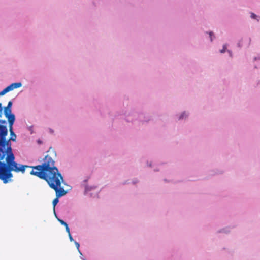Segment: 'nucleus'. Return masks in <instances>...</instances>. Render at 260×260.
<instances>
[{
    "mask_svg": "<svg viewBox=\"0 0 260 260\" xmlns=\"http://www.w3.org/2000/svg\"><path fill=\"white\" fill-rule=\"evenodd\" d=\"M28 168H32L30 174L44 179L48 183L49 186L55 191L57 198L67 193L64 188L61 187L63 177L55 166V161L51 156L47 155L43 159L42 165L29 166Z\"/></svg>",
    "mask_w": 260,
    "mask_h": 260,
    "instance_id": "nucleus-1",
    "label": "nucleus"
},
{
    "mask_svg": "<svg viewBox=\"0 0 260 260\" xmlns=\"http://www.w3.org/2000/svg\"><path fill=\"white\" fill-rule=\"evenodd\" d=\"M15 159L12 148L10 146L8 148H5L0 143V165L6 166L8 169L13 172H21L23 174L26 168H28L29 166L18 164L15 161Z\"/></svg>",
    "mask_w": 260,
    "mask_h": 260,
    "instance_id": "nucleus-2",
    "label": "nucleus"
},
{
    "mask_svg": "<svg viewBox=\"0 0 260 260\" xmlns=\"http://www.w3.org/2000/svg\"><path fill=\"white\" fill-rule=\"evenodd\" d=\"M13 171L8 169L6 166L0 165V180L4 184L12 181Z\"/></svg>",
    "mask_w": 260,
    "mask_h": 260,
    "instance_id": "nucleus-3",
    "label": "nucleus"
},
{
    "mask_svg": "<svg viewBox=\"0 0 260 260\" xmlns=\"http://www.w3.org/2000/svg\"><path fill=\"white\" fill-rule=\"evenodd\" d=\"M8 134V130L6 126L0 124V143L2 144L5 148H11V143L9 141H7L6 137Z\"/></svg>",
    "mask_w": 260,
    "mask_h": 260,
    "instance_id": "nucleus-4",
    "label": "nucleus"
},
{
    "mask_svg": "<svg viewBox=\"0 0 260 260\" xmlns=\"http://www.w3.org/2000/svg\"><path fill=\"white\" fill-rule=\"evenodd\" d=\"M11 109L7 107H5L4 108V115L5 117L7 118L8 123L14 122L15 120V117L13 114L11 113Z\"/></svg>",
    "mask_w": 260,
    "mask_h": 260,
    "instance_id": "nucleus-5",
    "label": "nucleus"
},
{
    "mask_svg": "<svg viewBox=\"0 0 260 260\" xmlns=\"http://www.w3.org/2000/svg\"><path fill=\"white\" fill-rule=\"evenodd\" d=\"M14 122L9 123V131L10 132L11 137L9 138V139L7 140V141H9V142H10L11 140H12L13 141H15L16 139V135L13 130V125L14 124Z\"/></svg>",
    "mask_w": 260,
    "mask_h": 260,
    "instance_id": "nucleus-6",
    "label": "nucleus"
},
{
    "mask_svg": "<svg viewBox=\"0 0 260 260\" xmlns=\"http://www.w3.org/2000/svg\"><path fill=\"white\" fill-rule=\"evenodd\" d=\"M22 86V84L21 83H14L10 85L9 86H7V88H8V90L9 91L13 90L14 89L20 87Z\"/></svg>",
    "mask_w": 260,
    "mask_h": 260,
    "instance_id": "nucleus-7",
    "label": "nucleus"
},
{
    "mask_svg": "<svg viewBox=\"0 0 260 260\" xmlns=\"http://www.w3.org/2000/svg\"><path fill=\"white\" fill-rule=\"evenodd\" d=\"M250 17L251 19L256 20V22H259L260 20V16L253 12L250 13Z\"/></svg>",
    "mask_w": 260,
    "mask_h": 260,
    "instance_id": "nucleus-8",
    "label": "nucleus"
},
{
    "mask_svg": "<svg viewBox=\"0 0 260 260\" xmlns=\"http://www.w3.org/2000/svg\"><path fill=\"white\" fill-rule=\"evenodd\" d=\"M2 111H3L2 105L0 103V118L2 116ZM0 123L5 124V123H6V121L5 120H0Z\"/></svg>",
    "mask_w": 260,
    "mask_h": 260,
    "instance_id": "nucleus-9",
    "label": "nucleus"
},
{
    "mask_svg": "<svg viewBox=\"0 0 260 260\" xmlns=\"http://www.w3.org/2000/svg\"><path fill=\"white\" fill-rule=\"evenodd\" d=\"M58 198H57V197H56V198H55V199L53 200L52 204H53V209H54V211H55V206L56 205V204H57L58 203V202H59Z\"/></svg>",
    "mask_w": 260,
    "mask_h": 260,
    "instance_id": "nucleus-10",
    "label": "nucleus"
},
{
    "mask_svg": "<svg viewBox=\"0 0 260 260\" xmlns=\"http://www.w3.org/2000/svg\"><path fill=\"white\" fill-rule=\"evenodd\" d=\"M9 92V90H8V88L7 87L5 88L4 89H3L2 91L0 92V96L4 95L6 93Z\"/></svg>",
    "mask_w": 260,
    "mask_h": 260,
    "instance_id": "nucleus-11",
    "label": "nucleus"
},
{
    "mask_svg": "<svg viewBox=\"0 0 260 260\" xmlns=\"http://www.w3.org/2000/svg\"><path fill=\"white\" fill-rule=\"evenodd\" d=\"M58 220L62 225H64V226H66L68 225L66 222H64L63 220H62L61 219H58Z\"/></svg>",
    "mask_w": 260,
    "mask_h": 260,
    "instance_id": "nucleus-12",
    "label": "nucleus"
},
{
    "mask_svg": "<svg viewBox=\"0 0 260 260\" xmlns=\"http://www.w3.org/2000/svg\"><path fill=\"white\" fill-rule=\"evenodd\" d=\"M226 50V45H224L223 46V49H221L220 51V52L221 53H224L225 52Z\"/></svg>",
    "mask_w": 260,
    "mask_h": 260,
    "instance_id": "nucleus-13",
    "label": "nucleus"
},
{
    "mask_svg": "<svg viewBox=\"0 0 260 260\" xmlns=\"http://www.w3.org/2000/svg\"><path fill=\"white\" fill-rule=\"evenodd\" d=\"M75 244L76 247H77V249L78 250L79 252L80 253V250H79V247H80L79 243L77 242H75Z\"/></svg>",
    "mask_w": 260,
    "mask_h": 260,
    "instance_id": "nucleus-14",
    "label": "nucleus"
},
{
    "mask_svg": "<svg viewBox=\"0 0 260 260\" xmlns=\"http://www.w3.org/2000/svg\"><path fill=\"white\" fill-rule=\"evenodd\" d=\"M12 105V102L11 101H9L8 102V105H7V106L6 107H8L9 108H11V109Z\"/></svg>",
    "mask_w": 260,
    "mask_h": 260,
    "instance_id": "nucleus-15",
    "label": "nucleus"
},
{
    "mask_svg": "<svg viewBox=\"0 0 260 260\" xmlns=\"http://www.w3.org/2000/svg\"><path fill=\"white\" fill-rule=\"evenodd\" d=\"M65 228H66V231H67L68 234H69V233H70V229H69V228L68 226V225L66 226Z\"/></svg>",
    "mask_w": 260,
    "mask_h": 260,
    "instance_id": "nucleus-16",
    "label": "nucleus"
},
{
    "mask_svg": "<svg viewBox=\"0 0 260 260\" xmlns=\"http://www.w3.org/2000/svg\"><path fill=\"white\" fill-rule=\"evenodd\" d=\"M68 235H69V237L70 240L71 241H73L74 239H73L72 236H71V233H69V234H68Z\"/></svg>",
    "mask_w": 260,
    "mask_h": 260,
    "instance_id": "nucleus-17",
    "label": "nucleus"
},
{
    "mask_svg": "<svg viewBox=\"0 0 260 260\" xmlns=\"http://www.w3.org/2000/svg\"><path fill=\"white\" fill-rule=\"evenodd\" d=\"M186 115L185 112H183V113H182V114L181 115V116H180V117L179 119H182V118H183V117H184V115Z\"/></svg>",
    "mask_w": 260,
    "mask_h": 260,
    "instance_id": "nucleus-18",
    "label": "nucleus"
},
{
    "mask_svg": "<svg viewBox=\"0 0 260 260\" xmlns=\"http://www.w3.org/2000/svg\"><path fill=\"white\" fill-rule=\"evenodd\" d=\"M229 52H230V54H231V52H230V51H229Z\"/></svg>",
    "mask_w": 260,
    "mask_h": 260,
    "instance_id": "nucleus-19",
    "label": "nucleus"
},
{
    "mask_svg": "<svg viewBox=\"0 0 260 260\" xmlns=\"http://www.w3.org/2000/svg\"><path fill=\"white\" fill-rule=\"evenodd\" d=\"M229 52H230V54H231V52H230V51H229Z\"/></svg>",
    "mask_w": 260,
    "mask_h": 260,
    "instance_id": "nucleus-20",
    "label": "nucleus"
},
{
    "mask_svg": "<svg viewBox=\"0 0 260 260\" xmlns=\"http://www.w3.org/2000/svg\"><path fill=\"white\" fill-rule=\"evenodd\" d=\"M206 32H208L207 31ZM209 32H210V33H211V32H212V31H210Z\"/></svg>",
    "mask_w": 260,
    "mask_h": 260,
    "instance_id": "nucleus-21",
    "label": "nucleus"
}]
</instances>
